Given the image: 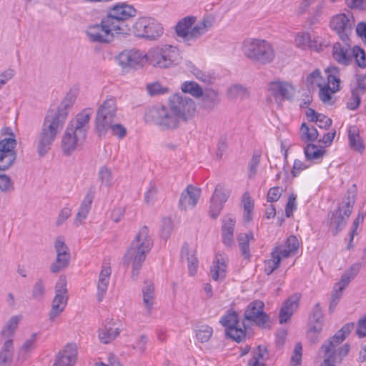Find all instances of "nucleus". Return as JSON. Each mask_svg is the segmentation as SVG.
Listing matches in <instances>:
<instances>
[{
	"label": "nucleus",
	"instance_id": "obj_21",
	"mask_svg": "<svg viewBox=\"0 0 366 366\" xmlns=\"http://www.w3.org/2000/svg\"><path fill=\"white\" fill-rule=\"evenodd\" d=\"M201 190L192 185H188L182 192L179 201V207L182 210L194 208L200 197Z\"/></svg>",
	"mask_w": 366,
	"mask_h": 366
},
{
	"label": "nucleus",
	"instance_id": "obj_14",
	"mask_svg": "<svg viewBox=\"0 0 366 366\" xmlns=\"http://www.w3.org/2000/svg\"><path fill=\"white\" fill-rule=\"evenodd\" d=\"M264 303L261 300L251 302L244 311V319L260 328H266L271 322L269 316L264 312Z\"/></svg>",
	"mask_w": 366,
	"mask_h": 366
},
{
	"label": "nucleus",
	"instance_id": "obj_48",
	"mask_svg": "<svg viewBox=\"0 0 366 366\" xmlns=\"http://www.w3.org/2000/svg\"><path fill=\"white\" fill-rule=\"evenodd\" d=\"M132 241L153 245V239L149 234V229L147 226H143L139 229Z\"/></svg>",
	"mask_w": 366,
	"mask_h": 366
},
{
	"label": "nucleus",
	"instance_id": "obj_18",
	"mask_svg": "<svg viewBox=\"0 0 366 366\" xmlns=\"http://www.w3.org/2000/svg\"><path fill=\"white\" fill-rule=\"evenodd\" d=\"M143 57L144 56L140 51L136 49H126L120 52L116 56V60L123 70H128L139 66L142 61Z\"/></svg>",
	"mask_w": 366,
	"mask_h": 366
},
{
	"label": "nucleus",
	"instance_id": "obj_30",
	"mask_svg": "<svg viewBox=\"0 0 366 366\" xmlns=\"http://www.w3.org/2000/svg\"><path fill=\"white\" fill-rule=\"evenodd\" d=\"M295 42L296 46L302 49L310 48L318 51L321 46L319 37H314L313 39H312L310 34L307 32L297 33L295 39Z\"/></svg>",
	"mask_w": 366,
	"mask_h": 366
},
{
	"label": "nucleus",
	"instance_id": "obj_64",
	"mask_svg": "<svg viewBox=\"0 0 366 366\" xmlns=\"http://www.w3.org/2000/svg\"><path fill=\"white\" fill-rule=\"evenodd\" d=\"M282 188L280 187H274L269 189L267 195L268 202H275L279 200L282 193Z\"/></svg>",
	"mask_w": 366,
	"mask_h": 366
},
{
	"label": "nucleus",
	"instance_id": "obj_46",
	"mask_svg": "<svg viewBox=\"0 0 366 366\" xmlns=\"http://www.w3.org/2000/svg\"><path fill=\"white\" fill-rule=\"evenodd\" d=\"M213 333V329L212 327L204 325L198 327L196 331L197 339L200 342H207L209 340Z\"/></svg>",
	"mask_w": 366,
	"mask_h": 366
},
{
	"label": "nucleus",
	"instance_id": "obj_13",
	"mask_svg": "<svg viewBox=\"0 0 366 366\" xmlns=\"http://www.w3.org/2000/svg\"><path fill=\"white\" fill-rule=\"evenodd\" d=\"M169 107L184 122L195 111V102L184 94H175L169 99Z\"/></svg>",
	"mask_w": 366,
	"mask_h": 366
},
{
	"label": "nucleus",
	"instance_id": "obj_49",
	"mask_svg": "<svg viewBox=\"0 0 366 366\" xmlns=\"http://www.w3.org/2000/svg\"><path fill=\"white\" fill-rule=\"evenodd\" d=\"M19 320V318L17 316L11 317L6 322L5 327L2 329L1 335L5 337H9L13 335L17 327Z\"/></svg>",
	"mask_w": 366,
	"mask_h": 366
},
{
	"label": "nucleus",
	"instance_id": "obj_53",
	"mask_svg": "<svg viewBox=\"0 0 366 366\" xmlns=\"http://www.w3.org/2000/svg\"><path fill=\"white\" fill-rule=\"evenodd\" d=\"M339 90L338 84H336L335 86L330 87V86L327 85L320 88L319 92V97L322 102L326 103L329 102L332 99V93H335Z\"/></svg>",
	"mask_w": 366,
	"mask_h": 366
},
{
	"label": "nucleus",
	"instance_id": "obj_29",
	"mask_svg": "<svg viewBox=\"0 0 366 366\" xmlns=\"http://www.w3.org/2000/svg\"><path fill=\"white\" fill-rule=\"evenodd\" d=\"M95 189L93 186H91L86 192L81 205L79 209L76 214L74 224L78 226L81 222L86 218L89 212L91 209L92 204L94 198Z\"/></svg>",
	"mask_w": 366,
	"mask_h": 366
},
{
	"label": "nucleus",
	"instance_id": "obj_59",
	"mask_svg": "<svg viewBox=\"0 0 366 366\" xmlns=\"http://www.w3.org/2000/svg\"><path fill=\"white\" fill-rule=\"evenodd\" d=\"M365 214L363 212V210L360 209L359 211V213H358L357 217L354 220L353 224H352V229H351V232H350V242H349V244H348V245L347 247V249H350L351 247V242L353 240L355 234L357 233L356 232L358 226L360 225V224L363 222L364 218H365Z\"/></svg>",
	"mask_w": 366,
	"mask_h": 366
},
{
	"label": "nucleus",
	"instance_id": "obj_20",
	"mask_svg": "<svg viewBox=\"0 0 366 366\" xmlns=\"http://www.w3.org/2000/svg\"><path fill=\"white\" fill-rule=\"evenodd\" d=\"M77 348L75 344H67L55 357L54 366H74L76 360Z\"/></svg>",
	"mask_w": 366,
	"mask_h": 366
},
{
	"label": "nucleus",
	"instance_id": "obj_47",
	"mask_svg": "<svg viewBox=\"0 0 366 366\" xmlns=\"http://www.w3.org/2000/svg\"><path fill=\"white\" fill-rule=\"evenodd\" d=\"M46 292L45 285L42 279H38L33 287L31 297L36 301H41Z\"/></svg>",
	"mask_w": 366,
	"mask_h": 366
},
{
	"label": "nucleus",
	"instance_id": "obj_52",
	"mask_svg": "<svg viewBox=\"0 0 366 366\" xmlns=\"http://www.w3.org/2000/svg\"><path fill=\"white\" fill-rule=\"evenodd\" d=\"M54 249L56 256H71L69 249L65 244L64 238L62 236H59L54 242Z\"/></svg>",
	"mask_w": 366,
	"mask_h": 366
},
{
	"label": "nucleus",
	"instance_id": "obj_33",
	"mask_svg": "<svg viewBox=\"0 0 366 366\" xmlns=\"http://www.w3.org/2000/svg\"><path fill=\"white\" fill-rule=\"evenodd\" d=\"M196 18L194 16H187L178 21L175 26V31L179 37L183 39L184 41L188 42L189 29L194 24Z\"/></svg>",
	"mask_w": 366,
	"mask_h": 366
},
{
	"label": "nucleus",
	"instance_id": "obj_57",
	"mask_svg": "<svg viewBox=\"0 0 366 366\" xmlns=\"http://www.w3.org/2000/svg\"><path fill=\"white\" fill-rule=\"evenodd\" d=\"M99 179L102 184L109 187L112 184V175L111 171L106 167H102L99 171Z\"/></svg>",
	"mask_w": 366,
	"mask_h": 366
},
{
	"label": "nucleus",
	"instance_id": "obj_36",
	"mask_svg": "<svg viewBox=\"0 0 366 366\" xmlns=\"http://www.w3.org/2000/svg\"><path fill=\"white\" fill-rule=\"evenodd\" d=\"M189 245L184 243L182 248L181 257L186 258L187 260L188 270L190 275H194L197 272L198 259L194 254H190L189 251Z\"/></svg>",
	"mask_w": 366,
	"mask_h": 366
},
{
	"label": "nucleus",
	"instance_id": "obj_12",
	"mask_svg": "<svg viewBox=\"0 0 366 366\" xmlns=\"http://www.w3.org/2000/svg\"><path fill=\"white\" fill-rule=\"evenodd\" d=\"M104 17L100 24H93L87 26L86 33L92 42L109 43L113 40L114 28Z\"/></svg>",
	"mask_w": 366,
	"mask_h": 366
},
{
	"label": "nucleus",
	"instance_id": "obj_27",
	"mask_svg": "<svg viewBox=\"0 0 366 366\" xmlns=\"http://www.w3.org/2000/svg\"><path fill=\"white\" fill-rule=\"evenodd\" d=\"M350 42H344L343 45L337 42L333 45L332 56L340 64L348 65L352 61V49L350 48Z\"/></svg>",
	"mask_w": 366,
	"mask_h": 366
},
{
	"label": "nucleus",
	"instance_id": "obj_28",
	"mask_svg": "<svg viewBox=\"0 0 366 366\" xmlns=\"http://www.w3.org/2000/svg\"><path fill=\"white\" fill-rule=\"evenodd\" d=\"M112 269L109 263H103L102 269L99 275L98 282L97 285V297L99 302H102L107 291L109 283L110 281V276Z\"/></svg>",
	"mask_w": 366,
	"mask_h": 366
},
{
	"label": "nucleus",
	"instance_id": "obj_51",
	"mask_svg": "<svg viewBox=\"0 0 366 366\" xmlns=\"http://www.w3.org/2000/svg\"><path fill=\"white\" fill-rule=\"evenodd\" d=\"M228 95L231 98H247L249 96L248 91L247 88L240 85L235 84L232 86L228 90Z\"/></svg>",
	"mask_w": 366,
	"mask_h": 366
},
{
	"label": "nucleus",
	"instance_id": "obj_24",
	"mask_svg": "<svg viewBox=\"0 0 366 366\" xmlns=\"http://www.w3.org/2000/svg\"><path fill=\"white\" fill-rule=\"evenodd\" d=\"M76 100V97L74 94L69 93L64 97V99L61 102L60 105L58 107L57 109H49L47 114L63 124L65 123L66 119L69 114V109L74 104Z\"/></svg>",
	"mask_w": 366,
	"mask_h": 366
},
{
	"label": "nucleus",
	"instance_id": "obj_32",
	"mask_svg": "<svg viewBox=\"0 0 366 366\" xmlns=\"http://www.w3.org/2000/svg\"><path fill=\"white\" fill-rule=\"evenodd\" d=\"M67 295L55 294L49 312V319L54 321L64 310L67 304Z\"/></svg>",
	"mask_w": 366,
	"mask_h": 366
},
{
	"label": "nucleus",
	"instance_id": "obj_16",
	"mask_svg": "<svg viewBox=\"0 0 366 366\" xmlns=\"http://www.w3.org/2000/svg\"><path fill=\"white\" fill-rule=\"evenodd\" d=\"M92 114L93 110L91 108L83 109L69 122L66 128L69 129V131L77 134L80 137L86 139L89 129V121Z\"/></svg>",
	"mask_w": 366,
	"mask_h": 366
},
{
	"label": "nucleus",
	"instance_id": "obj_45",
	"mask_svg": "<svg viewBox=\"0 0 366 366\" xmlns=\"http://www.w3.org/2000/svg\"><path fill=\"white\" fill-rule=\"evenodd\" d=\"M16 146L15 137H6L0 141V152L16 154L14 148Z\"/></svg>",
	"mask_w": 366,
	"mask_h": 366
},
{
	"label": "nucleus",
	"instance_id": "obj_23",
	"mask_svg": "<svg viewBox=\"0 0 366 366\" xmlns=\"http://www.w3.org/2000/svg\"><path fill=\"white\" fill-rule=\"evenodd\" d=\"M85 139L69 129H66L61 139V148L65 155H70Z\"/></svg>",
	"mask_w": 366,
	"mask_h": 366
},
{
	"label": "nucleus",
	"instance_id": "obj_2",
	"mask_svg": "<svg viewBox=\"0 0 366 366\" xmlns=\"http://www.w3.org/2000/svg\"><path fill=\"white\" fill-rule=\"evenodd\" d=\"M241 49L244 56L254 64H269L275 58L272 44L264 39L247 38L243 41Z\"/></svg>",
	"mask_w": 366,
	"mask_h": 366
},
{
	"label": "nucleus",
	"instance_id": "obj_31",
	"mask_svg": "<svg viewBox=\"0 0 366 366\" xmlns=\"http://www.w3.org/2000/svg\"><path fill=\"white\" fill-rule=\"evenodd\" d=\"M323 326V314L320 303H317L312 311L310 319V331L311 333H320Z\"/></svg>",
	"mask_w": 366,
	"mask_h": 366
},
{
	"label": "nucleus",
	"instance_id": "obj_10",
	"mask_svg": "<svg viewBox=\"0 0 366 366\" xmlns=\"http://www.w3.org/2000/svg\"><path fill=\"white\" fill-rule=\"evenodd\" d=\"M219 323L225 327V334L237 342L243 341L246 337V327L244 322L239 325V317L237 312L229 310L223 315Z\"/></svg>",
	"mask_w": 366,
	"mask_h": 366
},
{
	"label": "nucleus",
	"instance_id": "obj_1",
	"mask_svg": "<svg viewBox=\"0 0 366 366\" xmlns=\"http://www.w3.org/2000/svg\"><path fill=\"white\" fill-rule=\"evenodd\" d=\"M354 323H347L333 337L327 339L321 347L324 353L325 366H335L341 362L350 351V345L345 344L337 349L354 328Z\"/></svg>",
	"mask_w": 366,
	"mask_h": 366
},
{
	"label": "nucleus",
	"instance_id": "obj_63",
	"mask_svg": "<svg viewBox=\"0 0 366 366\" xmlns=\"http://www.w3.org/2000/svg\"><path fill=\"white\" fill-rule=\"evenodd\" d=\"M351 97L349 99V101L347 102V108L350 110H355L357 109L361 102L360 96L362 94L351 90Z\"/></svg>",
	"mask_w": 366,
	"mask_h": 366
},
{
	"label": "nucleus",
	"instance_id": "obj_44",
	"mask_svg": "<svg viewBox=\"0 0 366 366\" xmlns=\"http://www.w3.org/2000/svg\"><path fill=\"white\" fill-rule=\"evenodd\" d=\"M70 258L71 256H56L54 262L51 264V272L58 273L66 268L69 264Z\"/></svg>",
	"mask_w": 366,
	"mask_h": 366
},
{
	"label": "nucleus",
	"instance_id": "obj_62",
	"mask_svg": "<svg viewBox=\"0 0 366 366\" xmlns=\"http://www.w3.org/2000/svg\"><path fill=\"white\" fill-rule=\"evenodd\" d=\"M147 89L151 95H158L167 93L169 89L166 86H163L159 82H154L147 85Z\"/></svg>",
	"mask_w": 366,
	"mask_h": 366
},
{
	"label": "nucleus",
	"instance_id": "obj_37",
	"mask_svg": "<svg viewBox=\"0 0 366 366\" xmlns=\"http://www.w3.org/2000/svg\"><path fill=\"white\" fill-rule=\"evenodd\" d=\"M254 239L252 232L241 233L237 236V241L242 255L246 259H249L251 257L249 242Z\"/></svg>",
	"mask_w": 366,
	"mask_h": 366
},
{
	"label": "nucleus",
	"instance_id": "obj_61",
	"mask_svg": "<svg viewBox=\"0 0 366 366\" xmlns=\"http://www.w3.org/2000/svg\"><path fill=\"white\" fill-rule=\"evenodd\" d=\"M326 73L327 74V81L328 84L327 85H332V86H335L336 84L339 85L340 83V79H339V71L337 67L332 66L330 68H327L325 70Z\"/></svg>",
	"mask_w": 366,
	"mask_h": 366
},
{
	"label": "nucleus",
	"instance_id": "obj_39",
	"mask_svg": "<svg viewBox=\"0 0 366 366\" xmlns=\"http://www.w3.org/2000/svg\"><path fill=\"white\" fill-rule=\"evenodd\" d=\"M325 153L324 149L320 148L314 144H307L304 148V154L308 161L319 160L323 157Z\"/></svg>",
	"mask_w": 366,
	"mask_h": 366
},
{
	"label": "nucleus",
	"instance_id": "obj_22",
	"mask_svg": "<svg viewBox=\"0 0 366 366\" xmlns=\"http://www.w3.org/2000/svg\"><path fill=\"white\" fill-rule=\"evenodd\" d=\"M228 257L226 254L217 253L210 267V275L214 281H223L226 277Z\"/></svg>",
	"mask_w": 366,
	"mask_h": 366
},
{
	"label": "nucleus",
	"instance_id": "obj_40",
	"mask_svg": "<svg viewBox=\"0 0 366 366\" xmlns=\"http://www.w3.org/2000/svg\"><path fill=\"white\" fill-rule=\"evenodd\" d=\"M319 133L315 127H308L306 123H302L300 127V137L303 142H312L317 139Z\"/></svg>",
	"mask_w": 366,
	"mask_h": 366
},
{
	"label": "nucleus",
	"instance_id": "obj_43",
	"mask_svg": "<svg viewBox=\"0 0 366 366\" xmlns=\"http://www.w3.org/2000/svg\"><path fill=\"white\" fill-rule=\"evenodd\" d=\"M260 159L261 152L259 151H255L253 153L247 166V176L249 179H253L256 176L257 173V168L260 162Z\"/></svg>",
	"mask_w": 366,
	"mask_h": 366
},
{
	"label": "nucleus",
	"instance_id": "obj_56",
	"mask_svg": "<svg viewBox=\"0 0 366 366\" xmlns=\"http://www.w3.org/2000/svg\"><path fill=\"white\" fill-rule=\"evenodd\" d=\"M267 354V350L264 346L259 345L257 350L254 352V354L248 362L250 364H257L259 362H264L265 355Z\"/></svg>",
	"mask_w": 366,
	"mask_h": 366
},
{
	"label": "nucleus",
	"instance_id": "obj_8",
	"mask_svg": "<svg viewBox=\"0 0 366 366\" xmlns=\"http://www.w3.org/2000/svg\"><path fill=\"white\" fill-rule=\"evenodd\" d=\"M114 97H109L99 107L95 119L96 129L99 134H104L113 123L117 113Z\"/></svg>",
	"mask_w": 366,
	"mask_h": 366
},
{
	"label": "nucleus",
	"instance_id": "obj_42",
	"mask_svg": "<svg viewBox=\"0 0 366 366\" xmlns=\"http://www.w3.org/2000/svg\"><path fill=\"white\" fill-rule=\"evenodd\" d=\"M348 139L350 147L360 153H362L365 149L364 144L359 133L355 129L353 130H349Z\"/></svg>",
	"mask_w": 366,
	"mask_h": 366
},
{
	"label": "nucleus",
	"instance_id": "obj_7",
	"mask_svg": "<svg viewBox=\"0 0 366 366\" xmlns=\"http://www.w3.org/2000/svg\"><path fill=\"white\" fill-rule=\"evenodd\" d=\"M355 202V194L347 192L337 210L332 213L328 224L332 227L331 232L334 236L337 235L346 225L347 219L352 213Z\"/></svg>",
	"mask_w": 366,
	"mask_h": 366
},
{
	"label": "nucleus",
	"instance_id": "obj_9",
	"mask_svg": "<svg viewBox=\"0 0 366 366\" xmlns=\"http://www.w3.org/2000/svg\"><path fill=\"white\" fill-rule=\"evenodd\" d=\"M135 36L150 41L156 40L163 34L162 24L151 17H141L136 20L132 26Z\"/></svg>",
	"mask_w": 366,
	"mask_h": 366
},
{
	"label": "nucleus",
	"instance_id": "obj_55",
	"mask_svg": "<svg viewBox=\"0 0 366 366\" xmlns=\"http://www.w3.org/2000/svg\"><path fill=\"white\" fill-rule=\"evenodd\" d=\"M16 154H6L0 152V170L9 169L14 162Z\"/></svg>",
	"mask_w": 366,
	"mask_h": 366
},
{
	"label": "nucleus",
	"instance_id": "obj_60",
	"mask_svg": "<svg viewBox=\"0 0 366 366\" xmlns=\"http://www.w3.org/2000/svg\"><path fill=\"white\" fill-rule=\"evenodd\" d=\"M272 257H276L278 258H287L291 256L295 255L293 252L290 251V249H287V247H285V245H279L275 247L272 252Z\"/></svg>",
	"mask_w": 366,
	"mask_h": 366
},
{
	"label": "nucleus",
	"instance_id": "obj_38",
	"mask_svg": "<svg viewBox=\"0 0 366 366\" xmlns=\"http://www.w3.org/2000/svg\"><path fill=\"white\" fill-rule=\"evenodd\" d=\"M212 26V23L208 19H203L201 22L195 25L191 29L189 34L188 42L192 40H196L204 34L209 28Z\"/></svg>",
	"mask_w": 366,
	"mask_h": 366
},
{
	"label": "nucleus",
	"instance_id": "obj_54",
	"mask_svg": "<svg viewBox=\"0 0 366 366\" xmlns=\"http://www.w3.org/2000/svg\"><path fill=\"white\" fill-rule=\"evenodd\" d=\"M354 57L357 66L360 68H366V57L365 51L359 46L352 48V57Z\"/></svg>",
	"mask_w": 366,
	"mask_h": 366
},
{
	"label": "nucleus",
	"instance_id": "obj_41",
	"mask_svg": "<svg viewBox=\"0 0 366 366\" xmlns=\"http://www.w3.org/2000/svg\"><path fill=\"white\" fill-rule=\"evenodd\" d=\"M181 89L184 93L189 94L195 98L203 95L202 88L195 81H185L182 84Z\"/></svg>",
	"mask_w": 366,
	"mask_h": 366
},
{
	"label": "nucleus",
	"instance_id": "obj_26",
	"mask_svg": "<svg viewBox=\"0 0 366 366\" xmlns=\"http://www.w3.org/2000/svg\"><path fill=\"white\" fill-rule=\"evenodd\" d=\"M227 197L228 195L223 191L222 187L218 184L210 201L209 214L212 218L215 219L219 216Z\"/></svg>",
	"mask_w": 366,
	"mask_h": 366
},
{
	"label": "nucleus",
	"instance_id": "obj_34",
	"mask_svg": "<svg viewBox=\"0 0 366 366\" xmlns=\"http://www.w3.org/2000/svg\"><path fill=\"white\" fill-rule=\"evenodd\" d=\"M201 97L202 98V106L206 109L212 110L220 102L219 94L214 89H209L203 91V95Z\"/></svg>",
	"mask_w": 366,
	"mask_h": 366
},
{
	"label": "nucleus",
	"instance_id": "obj_25",
	"mask_svg": "<svg viewBox=\"0 0 366 366\" xmlns=\"http://www.w3.org/2000/svg\"><path fill=\"white\" fill-rule=\"evenodd\" d=\"M300 300V295L296 293L284 302L279 314L280 324L286 323L291 318L299 307Z\"/></svg>",
	"mask_w": 366,
	"mask_h": 366
},
{
	"label": "nucleus",
	"instance_id": "obj_6",
	"mask_svg": "<svg viewBox=\"0 0 366 366\" xmlns=\"http://www.w3.org/2000/svg\"><path fill=\"white\" fill-rule=\"evenodd\" d=\"M153 245L140 243L137 241H132L129 247L127 249L126 253L123 257L124 265L129 266L132 264V274L131 277L133 280H137L140 269L142 267L144 262L146 259L147 255L150 252Z\"/></svg>",
	"mask_w": 366,
	"mask_h": 366
},
{
	"label": "nucleus",
	"instance_id": "obj_17",
	"mask_svg": "<svg viewBox=\"0 0 366 366\" xmlns=\"http://www.w3.org/2000/svg\"><path fill=\"white\" fill-rule=\"evenodd\" d=\"M268 89L278 104L285 101H292L295 94L294 86L286 81H272L269 84Z\"/></svg>",
	"mask_w": 366,
	"mask_h": 366
},
{
	"label": "nucleus",
	"instance_id": "obj_15",
	"mask_svg": "<svg viewBox=\"0 0 366 366\" xmlns=\"http://www.w3.org/2000/svg\"><path fill=\"white\" fill-rule=\"evenodd\" d=\"M354 23L352 16L341 13L331 18L330 26L343 42H346L350 41V36L353 30Z\"/></svg>",
	"mask_w": 366,
	"mask_h": 366
},
{
	"label": "nucleus",
	"instance_id": "obj_50",
	"mask_svg": "<svg viewBox=\"0 0 366 366\" xmlns=\"http://www.w3.org/2000/svg\"><path fill=\"white\" fill-rule=\"evenodd\" d=\"M244 206V219L245 222H250L252 219V212L254 209V203L251 197L247 194L243 197Z\"/></svg>",
	"mask_w": 366,
	"mask_h": 366
},
{
	"label": "nucleus",
	"instance_id": "obj_11",
	"mask_svg": "<svg viewBox=\"0 0 366 366\" xmlns=\"http://www.w3.org/2000/svg\"><path fill=\"white\" fill-rule=\"evenodd\" d=\"M152 119L162 130H174L183 122L169 107H157L152 111Z\"/></svg>",
	"mask_w": 366,
	"mask_h": 366
},
{
	"label": "nucleus",
	"instance_id": "obj_5",
	"mask_svg": "<svg viewBox=\"0 0 366 366\" xmlns=\"http://www.w3.org/2000/svg\"><path fill=\"white\" fill-rule=\"evenodd\" d=\"M146 56L151 65L159 68H169L181 59L179 49L168 44L150 49Z\"/></svg>",
	"mask_w": 366,
	"mask_h": 366
},
{
	"label": "nucleus",
	"instance_id": "obj_58",
	"mask_svg": "<svg viewBox=\"0 0 366 366\" xmlns=\"http://www.w3.org/2000/svg\"><path fill=\"white\" fill-rule=\"evenodd\" d=\"M302 346L300 342L295 345L290 366H301Z\"/></svg>",
	"mask_w": 366,
	"mask_h": 366
},
{
	"label": "nucleus",
	"instance_id": "obj_3",
	"mask_svg": "<svg viewBox=\"0 0 366 366\" xmlns=\"http://www.w3.org/2000/svg\"><path fill=\"white\" fill-rule=\"evenodd\" d=\"M64 125V124L46 114L36 142V151L39 157L45 156L51 149Z\"/></svg>",
	"mask_w": 366,
	"mask_h": 366
},
{
	"label": "nucleus",
	"instance_id": "obj_19",
	"mask_svg": "<svg viewBox=\"0 0 366 366\" xmlns=\"http://www.w3.org/2000/svg\"><path fill=\"white\" fill-rule=\"evenodd\" d=\"M119 323L114 319H107L99 330L101 342L108 344L114 340L120 333Z\"/></svg>",
	"mask_w": 366,
	"mask_h": 366
},
{
	"label": "nucleus",
	"instance_id": "obj_4",
	"mask_svg": "<svg viewBox=\"0 0 366 366\" xmlns=\"http://www.w3.org/2000/svg\"><path fill=\"white\" fill-rule=\"evenodd\" d=\"M137 11L133 6L122 3L110 7L107 14L104 16L107 22H109L114 28L117 34H127L130 29L126 24V21L136 16Z\"/></svg>",
	"mask_w": 366,
	"mask_h": 366
},
{
	"label": "nucleus",
	"instance_id": "obj_35",
	"mask_svg": "<svg viewBox=\"0 0 366 366\" xmlns=\"http://www.w3.org/2000/svg\"><path fill=\"white\" fill-rule=\"evenodd\" d=\"M142 296L144 307L149 314L154 303V287L152 282L147 281L144 282Z\"/></svg>",
	"mask_w": 366,
	"mask_h": 366
}]
</instances>
